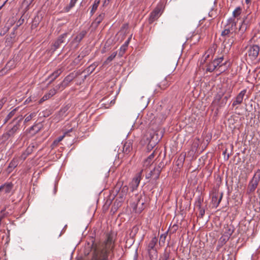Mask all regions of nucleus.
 Masks as SVG:
<instances>
[{
	"mask_svg": "<svg viewBox=\"0 0 260 260\" xmlns=\"http://www.w3.org/2000/svg\"><path fill=\"white\" fill-rule=\"evenodd\" d=\"M114 247L113 237L108 235L105 243L97 245L93 244L91 248V258L90 260H112L110 256Z\"/></svg>",
	"mask_w": 260,
	"mask_h": 260,
	"instance_id": "1",
	"label": "nucleus"
},
{
	"mask_svg": "<svg viewBox=\"0 0 260 260\" xmlns=\"http://www.w3.org/2000/svg\"><path fill=\"white\" fill-rule=\"evenodd\" d=\"M223 59V57L222 56L217 58H215L213 61L208 63L207 65L206 71L212 72L216 69L217 70H219V72H222V71L221 68L225 64V62L221 63Z\"/></svg>",
	"mask_w": 260,
	"mask_h": 260,
	"instance_id": "2",
	"label": "nucleus"
},
{
	"mask_svg": "<svg viewBox=\"0 0 260 260\" xmlns=\"http://www.w3.org/2000/svg\"><path fill=\"white\" fill-rule=\"evenodd\" d=\"M165 9V6L162 2L158 4L155 9L150 13L149 17V23H152L154 21L157 19L162 13Z\"/></svg>",
	"mask_w": 260,
	"mask_h": 260,
	"instance_id": "3",
	"label": "nucleus"
},
{
	"mask_svg": "<svg viewBox=\"0 0 260 260\" xmlns=\"http://www.w3.org/2000/svg\"><path fill=\"white\" fill-rule=\"evenodd\" d=\"M142 172L143 171H141L138 173L129 183V188L132 191H134L137 189L142 179Z\"/></svg>",
	"mask_w": 260,
	"mask_h": 260,
	"instance_id": "4",
	"label": "nucleus"
},
{
	"mask_svg": "<svg viewBox=\"0 0 260 260\" xmlns=\"http://www.w3.org/2000/svg\"><path fill=\"white\" fill-rule=\"evenodd\" d=\"M165 164L161 160L159 162L158 165L155 167L151 171L152 176V179L154 180H156L159 178L160 174L162 170V169L165 167Z\"/></svg>",
	"mask_w": 260,
	"mask_h": 260,
	"instance_id": "5",
	"label": "nucleus"
},
{
	"mask_svg": "<svg viewBox=\"0 0 260 260\" xmlns=\"http://www.w3.org/2000/svg\"><path fill=\"white\" fill-rule=\"evenodd\" d=\"M22 116H20L18 117L16 119L17 120V121L16 124H15L13 127L10 128L8 131L7 132L8 135L10 137V138H13L17 131L18 130L19 126H20V122L23 119Z\"/></svg>",
	"mask_w": 260,
	"mask_h": 260,
	"instance_id": "6",
	"label": "nucleus"
},
{
	"mask_svg": "<svg viewBox=\"0 0 260 260\" xmlns=\"http://www.w3.org/2000/svg\"><path fill=\"white\" fill-rule=\"evenodd\" d=\"M259 46L256 45H252L250 47L248 51V56L251 60H254L257 58L259 54Z\"/></svg>",
	"mask_w": 260,
	"mask_h": 260,
	"instance_id": "7",
	"label": "nucleus"
},
{
	"mask_svg": "<svg viewBox=\"0 0 260 260\" xmlns=\"http://www.w3.org/2000/svg\"><path fill=\"white\" fill-rule=\"evenodd\" d=\"M260 180L257 179L256 177H252L249 182L248 185L247 192L251 193L253 192L257 188Z\"/></svg>",
	"mask_w": 260,
	"mask_h": 260,
	"instance_id": "8",
	"label": "nucleus"
},
{
	"mask_svg": "<svg viewBox=\"0 0 260 260\" xmlns=\"http://www.w3.org/2000/svg\"><path fill=\"white\" fill-rule=\"evenodd\" d=\"M237 22L233 18H230L227 20V23L224 27L230 29V31L233 34L236 30Z\"/></svg>",
	"mask_w": 260,
	"mask_h": 260,
	"instance_id": "9",
	"label": "nucleus"
},
{
	"mask_svg": "<svg viewBox=\"0 0 260 260\" xmlns=\"http://www.w3.org/2000/svg\"><path fill=\"white\" fill-rule=\"evenodd\" d=\"M68 34V33H64L62 35H61L58 39L55 41L54 43L53 46V49L54 50H56L57 49H58L60 45L64 42L65 39L67 38Z\"/></svg>",
	"mask_w": 260,
	"mask_h": 260,
	"instance_id": "10",
	"label": "nucleus"
},
{
	"mask_svg": "<svg viewBox=\"0 0 260 260\" xmlns=\"http://www.w3.org/2000/svg\"><path fill=\"white\" fill-rule=\"evenodd\" d=\"M246 93V90L244 89L242 90L237 96L236 100L233 102L232 104V106L233 107L237 105L241 104L243 100V98Z\"/></svg>",
	"mask_w": 260,
	"mask_h": 260,
	"instance_id": "11",
	"label": "nucleus"
},
{
	"mask_svg": "<svg viewBox=\"0 0 260 260\" xmlns=\"http://www.w3.org/2000/svg\"><path fill=\"white\" fill-rule=\"evenodd\" d=\"M171 150L172 152V153L173 155H176L175 157L174 161H175V164L177 167L179 166V163L178 162L179 160V157L177 155L178 153V146H177V143L176 142V141L174 142V144H172V146L170 147Z\"/></svg>",
	"mask_w": 260,
	"mask_h": 260,
	"instance_id": "12",
	"label": "nucleus"
},
{
	"mask_svg": "<svg viewBox=\"0 0 260 260\" xmlns=\"http://www.w3.org/2000/svg\"><path fill=\"white\" fill-rule=\"evenodd\" d=\"M79 74L78 73H74V72L71 73L67 76H66L62 81L65 85L67 86L76 77H77Z\"/></svg>",
	"mask_w": 260,
	"mask_h": 260,
	"instance_id": "13",
	"label": "nucleus"
},
{
	"mask_svg": "<svg viewBox=\"0 0 260 260\" xmlns=\"http://www.w3.org/2000/svg\"><path fill=\"white\" fill-rule=\"evenodd\" d=\"M18 160L17 158H13L9 163L6 171L8 174L11 173L12 171L18 166Z\"/></svg>",
	"mask_w": 260,
	"mask_h": 260,
	"instance_id": "14",
	"label": "nucleus"
},
{
	"mask_svg": "<svg viewBox=\"0 0 260 260\" xmlns=\"http://www.w3.org/2000/svg\"><path fill=\"white\" fill-rule=\"evenodd\" d=\"M87 34V31L85 30H82L79 34H78L73 40V43H79L84 38Z\"/></svg>",
	"mask_w": 260,
	"mask_h": 260,
	"instance_id": "15",
	"label": "nucleus"
},
{
	"mask_svg": "<svg viewBox=\"0 0 260 260\" xmlns=\"http://www.w3.org/2000/svg\"><path fill=\"white\" fill-rule=\"evenodd\" d=\"M203 202V199L199 197L198 200L195 203V206L200 210V215L202 217L205 214V210L201 208L202 203Z\"/></svg>",
	"mask_w": 260,
	"mask_h": 260,
	"instance_id": "16",
	"label": "nucleus"
},
{
	"mask_svg": "<svg viewBox=\"0 0 260 260\" xmlns=\"http://www.w3.org/2000/svg\"><path fill=\"white\" fill-rule=\"evenodd\" d=\"M105 17V13L100 14L92 23V26L96 28Z\"/></svg>",
	"mask_w": 260,
	"mask_h": 260,
	"instance_id": "17",
	"label": "nucleus"
},
{
	"mask_svg": "<svg viewBox=\"0 0 260 260\" xmlns=\"http://www.w3.org/2000/svg\"><path fill=\"white\" fill-rule=\"evenodd\" d=\"M56 92H55V90L54 89H51L48 93H46L40 100V103H41L53 96L55 94Z\"/></svg>",
	"mask_w": 260,
	"mask_h": 260,
	"instance_id": "18",
	"label": "nucleus"
},
{
	"mask_svg": "<svg viewBox=\"0 0 260 260\" xmlns=\"http://www.w3.org/2000/svg\"><path fill=\"white\" fill-rule=\"evenodd\" d=\"M234 227L231 225H227L224 227L223 229V235L226 237L230 238L234 232Z\"/></svg>",
	"mask_w": 260,
	"mask_h": 260,
	"instance_id": "19",
	"label": "nucleus"
},
{
	"mask_svg": "<svg viewBox=\"0 0 260 260\" xmlns=\"http://www.w3.org/2000/svg\"><path fill=\"white\" fill-rule=\"evenodd\" d=\"M13 184L12 182L6 183L1 185L2 190H4L5 193H10L13 188Z\"/></svg>",
	"mask_w": 260,
	"mask_h": 260,
	"instance_id": "20",
	"label": "nucleus"
},
{
	"mask_svg": "<svg viewBox=\"0 0 260 260\" xmlns=\"http://www.w3.org/2000/svg\"><path fill=\"white\" fill-rule=\"evenodd\" d=\"M222 198V193L220 195L219 197L218 196L217 194L213 196L212 198V203L215 207L217 208L218 207V206L219 205V203L221 201Z\"/></svg>",
	"mask_w": 260,
	"mask_h": 260,
	"instance_id": "21",
	"label": "nucleus"
},
{
	"mask_svg": "<svg viewBox=\"0 0 260 260\" xmlns=\"http://www.w3.org/2000/svg\"><path fill=\"white\" fill-rule=\"evenodd\" d=\"M132 143L131 141H126L123 145V151L125 154H128L132 150Z\"/></svg>",
	"mask_w": 260,
	"mask_h": 260,
	"instance_id": "22",
	"label": "nucleus"
},
{
	"mask_svg": "<svg viewBox=\"0 0 260 260\" xmlns=\"http://www.w3.org/2000/svg\"><path fill=\"white\" fill-rule=\"evenodd\" d=\"M144 201L142 199V197H140L138 199V201L137 204L135 206L136 210L138 212H141V211L144 209Z\"/></svg>",
	"mask_w": 260,
	"mask_h": 260,
	"instance_id": "23",
	"label": "nucleus"
},
{
	"mask_svg": "<svg viewBox=\"0 0 260 260\" xmlns=\"http://www.w3.org/2000/svg\"><path fill=\"white\" fill-rule=\"evenodd\" d=\"M61 68L58 69L53 72L49 77L48 79H51V81H54L62 72Z\"/></svg>",
	"mask_w": 260,
	"mask_h": 260,
	"instance_id": "24",
	"label": "nucleus"
},
{
	"mask_svg": "<svg viewBox=\"0 0 260 260\" xmlns=\"http://www.w3.org/2000/svg\"><path fill=\"white\" fill-rule=\"evenodd\" d=\"M158 151H154L146 159L144 162L145 165L147 166L152 163L154 156L157 155Z\"/></svg>",
	"mask_w": 260,
	"mask_h": 260,
	"instance_id": "25",
	"label": "nucleus"
},
{
	"mask_svg": "<svg viewBox=\"0 0 260 260\" xmlns=\"http://www.w3.org/2000/svg\"><path fill=\"white\" fill-rule=\"evenodd\" d=\"M178 229V225L177 224L174 223L173 226H170L167 233L170 234V237L173 238L174 234H175Z\"/></svg>",
	"mask_w": 260,
	"mask_h": 260,
	"instance_id": "26",
	"label": "nucleus"
},
{
	"mask_svg": "<svg viewBox=\"0 0 260 260\" xmlns=\"http://www.w3.org/2000/svg\"><path fill=\"white\" fill-rule=\"evenodd\" d=\"M98 66V63L95 62L87 67L85 70V71L87 73V75L91 74L94 71Z\"/></svg>",
	"mask_w": 260,
	"mask_h": 260,
	"instance_id": "27",
	"label": "nucleus"
},
{
	"mask_svg": "<svg viewBox=\"0 0 260 260\" xmlns=\"http://www.w3.org/2000/svg\"><path fill=\"white\" fill-rule=\"evenodd\" d=\"M247 19V17H245L244 18L242 24L239 28V30L241 31L242 33H244L247 29L248 27V23L246 22V19Z\"/></svg>",
	"mask_w": 260,
	"mask_h": 260,
	"instance_id": "28",
	"label": "nucleus"
},
{
	"mask_svg": "<svg viewBox=\"0 0 260 260\" xmlns=\"http://www.w3.org/2000/svg\"><path fill=\"white\" fill-rule=\"evenodd\" d=\"M128 190V187L126 185L122 186L119 190V195L121 198H122L124 196H125Z\"/></svg>",
	"mask_w": 260,
	"mask_h": 260,
	"instance_id": "29",
	"label": "nucleus"
},
{
	"mask_svg": "<svg viewBox=\"0 0 260 260\" xmlns=\"http://www.w3.org/2000/svg\"><path fill=\"white\" fill-rule=\"evenodd\" d=\"M33 147L34 146H32L31 148L28 147L26 150L21 154V158L23 160H24L27 157V156L31 153Z\"/></svg>",
	"mask_w": 260,
	"mask_h": 260,
	"instance_id": "30",
	"label": "nucleus"
},
{
	"mask_svg": "<svg viewBox=\"0 0 260 260\" xmlns=\"http://www.w3.org/2000/svg\"><path fill=\"white\" fill-rule=\"evenodd\" d=\"M34 0H23L22 6L24 8L25 11L29 9L30 5L32 3Z\"/></svg>",
	"mask_w": 260,
	"mask_h": 260,
	"instance_id": "31",
	"label": "nucleus"
},
{
	"mask_svg": "<svg viewBox=\"0 0 260 260\" xmlns=\"http://www.w3.org/2000/svg\"><path fill=\"white\" fill-rule=\"evenodd\" d=\"M150 259H152L157 256V251L156 249H147Z\"/></svg>",
	"mask_w": 260,
	"mask_h": 260,
	"instance_id": "32",
	"label": "nucleus"
},
{
	"mask_svg": "<svg viewBox=\"0 0 260 260\" xmlns=\"http://www.w3.org/2000/svg\"><path fill=\"white\" fill-rule=\"evenodd\" d=\"M157 242V239L156 237L153 238L149 242L147 249H155V246Z\"/></svg>",
	"mask_w": 260,
	"mask_h": 260,
	"instance_id": "33",
	"label": "nucleus"
},
{
	"mask_svg": "<svg viewBox=\"0 0 260 260\" xmlns=\"http://www.w3.org/2000/svg\"><path fill=\"white\" fill-rule=\"evenodd\" d=\"M167 236V232H166L163 234H161V236H160L159 244L161 246H164L165 245Z\"/></svg>",
	"mask_w": 260,
	"mask_h": 260,
	"instance_id": "34",
	"label": "nucleus"
},
{
	"mask_svg": "<svg viewBox=\"0 0 260 260\" xmlns=\"http://www.w3.org/2000/svg\"><path fill=\"white\" fill-rule=\"evenodd\" d=\"M241 13V9L240 7L236 8L234 11L233 12V17L234 19L235 18L238 17L240 14Z\"/></svg>",
	"mask_w": 260,
	"mask_h": 260,
	"instance_id": "35",
	"label": "nucleus"
},
{
	"mask_svg": "<svg viewBox=\"0 0 260 260\" xmlns=\"http://www.w3.org/2000/svg\"><path fill=\"white\" fill-rule=\"evenodd\" d=\"M67 86L65 85V84L63 83V81H62L61 83L57 85L55 87L53 88L54 90H55V92H56L57 90H62L64 89Z\"/></svg>",
	"mask_w": 260,
	"mask_h": 260,
	"instance_id": "36",
	"label": "nucleus"
},
{
	"mask_svg": "<svg viewBox=\"0 0 260 260\" xmlns=\"http://www.w3.org/2000/svg\"><path fill=\"white\" fill-rule=\"evenodd\" d=\"M232 34H233V33H232L230 31V29H226V28H225L224 27V30L221 32V36L222 37H224L225 38V39H224V41L225 42L226 38L229 37L230 35H232Z\"/></svg>",
	"mask_w": 260,
	"mask_h": 260,
	"instance_id": "37",
	"label": "nucleus"
},
{
	"mask_svg": "<svg viewBox=\"0 0 260 260\" xmlns=\"http://www.w3.org/2000/svg\"><path fill=\"white\" fill-rule=\"evenodd\" d=\"M116 55H117L116 52H113L111 55H110L107 58V59L105 61L104 64H108L110 62H111V61H112L113 60V59L116 57Z\"/></svg>",
	"mask_w": 260,
	"mask_h": 260,
	"instance_id": "38",
	"label": "nucleus"
},
{
	"mask_svg": "<svg viewBox=\"0 0 260 260\" xmlns=\"http://www.w3.org/2000/svg\"><path fill=\"white\" fill-rule=\"evenodd\" d=\"M214 49H209L207 50V51L205 53L203 57H204V62H205L208 58H210V55L213 53Z\"/></svg>",
	"mask_w": 260,
	"mask_h": 260,
	"instance_id": "39",
	"label": "nucleus"
},
{
	"mask_svg": "<svg viewBox=\"0 0 260 260\" xmlns=\"http://www.w3.org/2000/svg\"><path fill=\"white\" fill-rule=\"evenodd\" d=\"M168 86V83L166 79L162 80L158 85V87L161 90L165 89Z\"/></svg>",
	"mask_w": 260,
	"mask_h": 260,
	"instance_id": "40",
	"label": "nucleus"
},
{
	"mask_svg": "<svg viewBox=\"0 0 260 260\" xmlns=\"http://www.w3.org/2000/svg\"><path fill=\"white\" fill-rule=\"evenodd\" d=\"M211 23L210 22H207L205 25L201 28V33L202 34L203 33H206V31L209 28L210 26Z\"/></svg>",
	"mask_w": 260,
	"mask_h": 260,
	"instance_id": "41",
	"label": "nucleus"
},
{
	"mask_svg": "<svg viewBox=\"0 0 260 260\" xmlns=\"http://www.w3.org/2000/svg\"><path fill=\"white\" fill-rule=\"evenodd\" d=\"M69 109V106H68V105L62 108L59 111V116L60 117L64 116L66 115V112Z\"/></svg>",
	"mask_w": 260,
	"mask_h": 260,
	"instance_id": "42",
	"label": "nucleus"
},
{
	"mask_svg": "<svg viewBox=\"0 0 260 260\" xmlns=\"http://www.w3.org/2000/svg\"><path fill=\"white\" fill-rule=\"evenodd\" d=\"M16 111V109L13 110L12 111H11L8 115L7 116L5 119V123H6L10 119H11L15 114Z\"/></svg>",
	"mask_w": 260,
	"mask_h": 260,
	"instance_id": "43",
	"label": "nucleus"
},
{
	"mask_svg": "<svg viewBox=\"0 0 260 260\" xmlns=\"http://www.w3.org/2000/svg\"><path fill=\"white\" fill-rule=\"evenodd\" d=\"M36 113L34 112L31 113L28 115H25V120L24 122H27L29 121L34 117L36 116Z\"/></svg>",
	"mask_w": 260,
	"mask_h": 260,
	"instance_id": "44",
	"label": "nucleus"
},
{
	"mask_svg": "<svg viewBox=\"0 0 260 260\" xmlns=\"http://www.w3.org/2000/svg\"><path fill=\"white\" fill-rule=\"evenodd\" d=\"M229 238H230L223 234L220 238L219 242H220L221 245L224 244L229 240Z\"/></svg>",
	"mask_w": 260,
	"mask_h": 260,
	"instance_id": "45",
	"label": "nucleus"
},
{
	"mask_svg": "<svg viewBox=\"0 0 260 260\" xmlns=\"http://www.w3.org/2000/svg\"><path fill=\"white\" fill-rule=\"evenodd\" d=\"M100 2L101 0H94L93 5L91 6V9L96 11Z\"/></svg>",
	"mask_w": 260,
	"mask_h": 260,
	"instance_id": "46",
	"label": "nucleus"
},
{
	"mask_svg": "<svg viewBox=\"0 0 260 260\" xmlns=\"http://www.w3.org/2000/svg\"><path fill=\"white\" fill-rule=\"evenodd\" d=\"M127 49V44H123L122 46H121L120 48V51L119 53V54L120 56H122L124 53L125 52V50Z\"/></svg>",
	"mask_w": 260,
	"mask_h": 260,
	"instance_id": "47",
	"label": "nucleus"
},
{
	"mask_svg": "<svg viewBox=\"0 0 260 260\" xmlns=\"http://www.w3.org/2000/svg\"><path fill=\"white\" fill-rule=\"evenodd\" d=\"M77 0H71L69 6L67 7V11H69L71 8L75 6Z\"/></svg>",
	"mask_w": 260,
	"mask_h": 260,
	"instance_id": "48",
	"label": "nucleus"
},
{
	"mask_svg": "<svg viewBox=\"0 0 260 260\" xmlns=\"http://www.w3.org/2000/svg\"><path fill=\"white\" fill-rule=\"evenodd\" d=\"M9 27L5 26L1 30V32H0V35L1 36H4L6 34V32L9 30Z\"/></svg>",
	"mask_w": 260,
	"mask_h": 260,
	"instance_id": "49",
	"label": "nucleus"
},
{
	"mask_svg": "<svg viewBox=\"0 0 260 260\" xmlns=\"http://www.w3.org/2000/svg\"><path fill=\"white\" fill-rule=\"evenodd\" d=\"M11 138L8 135V134H7V133H4L2 137V139L3 140V142H5L7 140H8L9 139Z\"/></svg>",
	"mask_w": 260,
	"mask_h": 260,
	"instance_id": "50",
	"label": "nucleus"
},
{
	"mask_svg": "<svg viewBox=\"0 0 260 260\" xmlns=\"http://www.w3.org/2000/svg\"><path fill=\"white\" fill-rule=\"evenodd\" d=\"M11 138L8 135V134H7V133H4L2 137V139L3 140V142H5L7 140H8L9 139Z\"/></svg>",
	"mask_w": 260,
	"mask_h": 260,
	"instance_id": "51",
	"label": "nucleus"
},
{
	"mask_svg": "<svg viewBox=\"0 0 260 260\" xmlns=\"http://www.w3.org/2000/svg\"><path fill=\"white\" fill-rule=\"evenodd\" d=\"M155 142L152 143L151 141H150L147 145V149L148 150H151L153 148V147L155 146Z\"/></svg>",
	"mask_w": 260,
	"mask_h": 260,
	"instance_id": "52",
	"label": "nucleus"
},
{
	"mask_svg": "<svg viewBox=\"0 0 260 260\" xmlns=\"http://www.w3.org/2000/svg\"><path fill=\"white\" fill-rule=\"evenodd\" d=\"M253 177H256L257 179L260 180V169H257L256 171L255 172Z\"/></svg>",
	"mask_w": 260,
	"mask_h": 260,
	"instance_id": "53",
	"label": "nucleus"
},
{
	"mask_svg": "<svg viewBox=\"0 0 260 260\" xmlns=\"http://www.w3.org/2000/svg\"><path fill=\"white\" fill-rule=\"evenodd\" d=\"M17 29H15V27L13 28V30L11 33V34L10 35V38H11V39H15V31Z\"/></svg>",
	"mask_w": 260,
	"mask_h": 260,
	"instance_id": "54",
	"label": "nucleus"
},
{
	"mask_svg": "<svg viewBox=\"0 0 260 260\" xmlns=\"http://www.w3.org/2000/svg\"><path fill=\"white\" fill-rule=\"evenodd\" d=\"M23 19H22V20L19 19L17 21L16 25L14 27L15 28V29H17L18 28V27L23 23Z\"/></svg>",
	"mask_w": 260,
	"mask_h": 260,
	"instance_id": "55",
	"label": "nucleus"
},
{
	"mask_svg": "<svg viewBox=\"0 0 260 260\" xmlns=\"http://www.w3.org/2000/svg\"><path fill=\"white\" fill-rule=\"evenodd\" d=\"M152 173L150 171L149 173H148V174H147L146 175V178L147 179H149L150 178L152 179Z\"/></svg>",
	"mask_w": 260,
	"mask_h": 260,
	"instance_id": "56",
	"label": "nucleus"
},
{
	"mask_svg": "<svg viewBox=\"0 0 260 260\" xmlns=\"http://www.w3.org/2000/svg\"><path fill=\"white\" fill-rule=\"evenodd\" d=\"M5 101L4 100V99H2V100H0V110L3 107V106L5 103Z\"/></svg>",
	"mask_w": 260,
	"mask_h": 260,
	"instance_id": "57",
	"label": "nucleus"
},
{
	"mask_svg": "<svg viewBox=\"0 0 260 260\" xmlns=\"http://www.w3.org/2000/svg\"><path fill=\"white\" fill-rule=\"evenodd\" d=\"M14 39H11L10 37L7 38L6 39V42L12 43Z\"/></svg>",
	"mask_w": 260,
	"mask_h": 260,
	"instance_id": "58",
	"label": "nucleus"
},
{
	"mask_svg": "<svg viewBox=\"0 0 260 260\" xmlns=\"http://www.w3.org/2000/svg\"><path fill=\"white\" fill-rule=\"evenodd\" d=\"M95 11H96L95 10L91 9V10L90 12V15L92 16L93 15V14L95 12Z\"/></svg>",
	"mask_w": 260,
	"mask_h": 260,
	"instance_id": "59",
	"label": "nucleus"
},
{
	"mask_svg": "<svg viewBox=\"0 0 260 260\" xmlns=\"http://www.w3.org/2000/svg\"><path fill=\"white\" fill-rule=\"evenodd\" d=\"M63 137H64V136H60L59 137H58V138L57 141H58V142H60V141H61L63 139Z\"/></svg>",
	"mask_w": 260,
	"mask_h": 260,
	"instance_id": "60",
	"label": "nucleus"
},
{
	"mask_svg": "<svg viewBox=\"0 0 260 260\" xmlns=\"http://www.w3.org/2000/svg\"><path fill=\"white\" fill-rule=\"evenodd\" d=\"M245 3L247 5L250 4L251 3V0H245Z\"/></svg>",
	"mask_w": 260,
	"mask_h": 260,
	"instance_id": "61",
	"label": "nucleus"
},
{
	"mask_svg": "<svg viewBox=\"0 0 260 260\" xmlns=\"http://www.w3.org/2000/svg\"><path fill=\"white\" fill-rule=\"evenodd\" d=\"M233 42H234V40L233 39H231V43L229 44V46L230 47H231L232 45Z\"/></svg>",
	"mask_w": 260,
	"mask_h": 260,
	"instance_id": "62",
	"label": "nucleus"
},
{
	"mask_svg": "<svg viewBox=\"0 0 260 260\" xmlns=\"http://www.w3.org/2000/svg\"><path fill=\"white\" fill-rule=\"evenodd\" d=\"M49 114H49V113H48V112H47V113H46V114H44L43 116H44V117H47V116H48L49 115Z\"/></svg>",
	"mask_w": 260,
	"mask_h": 260,
	"instance_id": "63",
	"label": "nucleus"
},
{
	"mask_svg": "<svg viewBox=\"0 0 260 260\" xmlns=\"http://www.w3.org/2000/svg\"><path fill=\"white\" fill-rule=\"evenodd\" d=\"M7 2V0H6V1L4 2V3L3 4V5L2 6H1V7H0V9H1V8H2V7H3V6L6 4V2Z\"/></svg>",
	"mask_w": 260,
	"mask_h": 260,
	"instance_id": "64",
	"label": "nucleus"
}]
</instances>
